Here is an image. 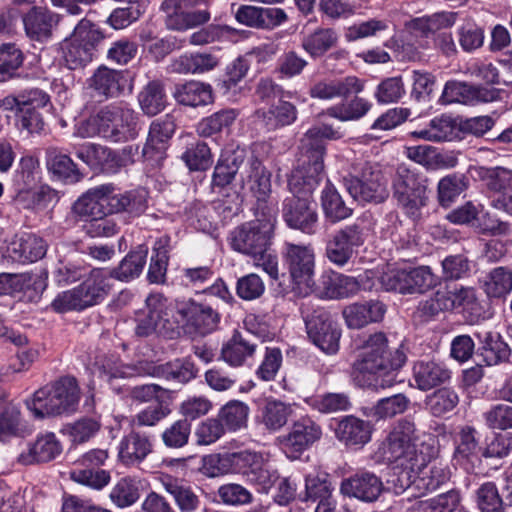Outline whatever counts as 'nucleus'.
Returning a JSON list of instances; mask_svg holds the SVG:
<instances>
[{
	"label": "nucleus",
	"instance_id": "29",
	"mask_svg": "<svg viewBox=\"0 0 512 512\" xmlns=\"http://www.w3.org/2000/svg\"><path fill=\"white\" fill-rule=\"evenodd\" d=\"M76 288L84 308L96 305L105 298L110 290L108 273L102 269H93Z\"/></svg>",
	"mask_w": 512,
	"mask_h": 512
},
{
	"label": "nucleus",
	"instance_id": "14",
	"mask_svg": "<svg viewBox=\"0 0 512 512\" xmlns=\"http://www.w3.org/2000/svg\"><path fill=\"white\" fill-rule=\"evenodd\" d=\"M364 228L357 224L346 225L335 231L325 247L326 258L337 267H344L355 256L365 242Z\"/></svg>",
	"mask_w": 512,
	"mask_h": 512
},
{
	"label": "nucleus",
	"instance_id": "39",
	"mask_svg": "<svg viewBox=\"0 0 512 512\" xmlns=\"http://www.w3.org/2000/svg\"><path fill=\"white\" fill-rule=\"evenodd\" d=\"M219 59L211 53L185 54L172 62V71L180 74H200L214 69Z\"/></svg>",
	"mask_w": 512,
	"mask_h": 512
},
{
	"label": "nucleus",
	"instance_id": "13",
	"mask_svg": "<svg viewBox=\"0 0 512 512\" xmlns=\"http://www.w3.org/2000/svg\"><path fill=\"white\" fill-rule=\"evenodd\" d=\"M343 181L347 191L356 200L377 204L389 197L387 179L375 166L366 164L359 175H349Z\"/></svg>",
	"mask_w": 512,
	"mask_h": 512
},
{
	"label": "nucleus",
	"instance_id": "17",
	"mask_svg": "<svg viewBox=\"0 0 512 512\" xmlns=\"http://www.w3.org/2000/svg\"><path fill=\"white\" fill-rule=\"evenodd\" d=\"M177 313L182 318L188 333L205 336L216 330L220 315L211 306L189 300L177 304Z\"/></svg>",
	"mask_w": 512,
	"mask_h": 512
},
{
	"label": "nucleus",
	"instance_id": "52",
	"mask_svg": "<svg viewBox=\"0 0 512 512\" xmlns=\"http://www.w3.org/2000/svg\"><path fill=\"white\" fill-rule=\"evenodd\" d=\"M370 108L371 103L369 101L355 97L347 103L328 108L326 114L341 121H349L363 117Z\"/></svg>",
	"mask_w": 512,
	"mask_h": 512
},
{
	"label": "nucleus",
	"instance_id": "8",
	"mask_svg": "<svg viewBox=\"0 0 512 512\" xmlns=\"http://www.w3.org/2000/svg\"><path fill=\"white\" fill-rule=\"evenodd\" d=\"M393 198L405 215L419 219L427 205V179L405 164L398 165L392 181Z\"/></svg>",
	"mask_w": 512,
	"mask_h": 512
},
{
	"label": "nucleus",
	"instance_id": "58",
	"mask_svg": "<svg viewBox=\"0 0 512 512\" xmlns=\"http://www.w3.org/2000/svg\"><path fill=\"white\" fill-rule=\"evenodd\" d=\"M70 478L93 489H102L110 481V474L103 469L75 466L70 471Z\"/></svg>",
	"mask_w": 512,
	"mask_h": 512
},
{
	"label": "nucleus",
	"instance_id": "61",
	"mask_svg": "<svg viewBox=\"0 0 512 512\" xmlns=\"http://www.w3.org/2000/svg\"><path fill=\"white\" fill-rule=\"evenodd\" d=\"M183 161L190 170H205L211 164V153L205 142L191 144L182 155Z\"/></svg>",
	"mask_w": 512,
	"mask_h": 512
},
{
	"label": "nucleus",
	"instance_id": "32",
	"mask_svg": "<svg viewBox=\"0 0 512 512\" xmlns=\"http://www.w3.org/2000/svg\"><path fill=\"white\" fill-rule=\"evenodd\" d=\"M450 371L435 361H418L413 367V379L416 387L422 391L430 390L450 379Z\"/></svg>",
	"mask_w": 512,
	"mask_h": 512
},
{
	"label": "nucleus",
	"instance_id": "34",
	"mask_svg": "<svg viewBox=\"0 0 512 512\" xmlns=\"http://www.w3.org/2000/svg\"><path fill=\"white\" fill-rule=\"evenodd\" d=\"M270 173L265 169L258 159H252L250 162V190L257 199L256 212L268 211L272 209L267 205V198L271 193Z\"/></svg>",
	"mask_w": 512,
	"mask_h": 512
},
{
	"label": "nucleus",
	"instance_id": "41",
	"mask_svg": "<svg viewBox=\"0 0 512 512\" xmlns=\"http://www.w3.org/2000/svg\"><path fill=\"white\" fill-rule=\"evenodd\" d=\"M483 290L491 298L506 297L512 291V270L504 266L490 270L483 280Z\"/></svg>",
	"mask_w": 512,
	"mask_h": 512
},
{
	"label": "nucleus",
	"instance_id": "11",
	"mask_svg": "<svg viewBox=\"0 0 512 512\" xmlns=\"http://www.w3.org/2000/svg\"><path fill=\"white\" fill-rule=\"evenodd\" d=\"M213 0H164L161 10L165 23L171 30H186L207 23L211 14L209 6Z\"/></svg>",
	"mask_w": 512,
	"mask_h": 512
},
{
	"label": "nucleus",
	"instance_id": "6",
	"mask_svg": "<svg viewBox=\"0 0 512 512\" xmlns=\"http://www.w3.org/2000/svg\"><path fill=\"white\" fill-rule=\"evenodd\" d=\"M112 184L89 189L73 204V213L81 218H101L108 214L126 212L132 217L143 214L147 208L145 191L115 194Z\"/></svg>",
	"mask_w": 512,
	"mask_h": 512
},
{
	"label": "nucleus",
	"instance_id": "18",
	"mask_svg": "<svg viewBox=\"0 0 512 512\" xmlns=\"http://www.w3.org/2000/svg\"><path fill=\"white\" fill-rule=\"evenodd\" d=\"M384 490L379 476L367 470H359L344 478L340 484V493L365 503L375 502Z\"/></svg>",
	"mask_w": 512,
	"mask_h": 512
},
{
	"label": "nucleus",
	"instance_id": "45",
	"mask_svg": "<svg viewBox=\"0 0 512 512\" xmlns=\"http://www.w3.org/2000/svg\"><path fill=\"white\" fill-rule=\"evenodd\" d=\"M477 176L483 182L486 189L496 193H503L512 188V170L504 167L476 169Z\"/></svg>",
	"mask_w": 512,
	"mask_h": 512
},
{
	"label": "nucleus",
	"instance_id": "28",
	"mask_svg": "<svg viewBox=\"0 0 512 512\" xmlns=\"http://www.w3.org/2000/svg\"><path fill=\"white\" fill-rule=\"evenodd\" d=\"M122 71L100 66L90 78V87L100 96L118 97L126 86Z\"/></svg>",
	"mask_w": 512,
	"mask_h": 512
},
{
	"label": "nucleus",
	"instance_id": "54",
	"mask_svg": "<svg viewBox=\"0 0 512 512\" xmlns=\"http://www.w3.org/2000/svg\"><path fill=\"white\" fill-rule=\"evenodd\" d=\"M23 63V54L14 44L0 46V82L11 79Z\"/></svg>",
	"mask_w": 512,
	"mask_h": 512
},
{
	"label": "nucleus",
	"instance_id": "37",
	"mask_svg": "<svg viewBox=\"0 0 512 512\" xmlns=\"http://www.w3.org/2000/svg\"><path fill=\"white\" fill-rule=\"evenodd\" d=\"M62 447L53 433L40 436L28 449L27 453L20 454L18 460L28 465L33 462H48L61 453Z\"/></svg>",
	"mask_w": 512,
	"mask_h": 512
},
{
	"label": "nucleus",
	"instance_id": "56",
	"mask_svg": "<svg viewBox=\"0 0 512 512\" xmlns=\"http://www.w3.org/2000/svg\"><path fill=\"white\" fill-rule=\"evenodd\" d=\"M451 309L449 295L446 292H436L433 297L419 303L415 318L427 322L444 310Z\"/></svg>",
	"mask_w": 512,
	"mask_h": 512
},
{
	"label": "nucleus",
	"instance_id": "49",
	"mask_svg": "<svg viewBox=\"0 0 512 512\" xmlns=\"http://www.w3.org/2000/svg\"><path fill=\"white\" fill-rule=\"evenodd\" d=\"M197 369L195 365L187 359H177L166 364L159 365L156 368V374L167 380H174L179 383H187L195 378Z\"/></svg>",
	"mask_w": 512,
	"mask_h": 512
},
{
	"label": "nucleus",
	"instance_id": "62",
	"mask_svg": "<svg viewBox=\"0 0 512 512\" xmlns=\"http://www.w3.org/2000/svg\"><path fill=\"white\" fill-rule=\"evenodd\" d=\"M310 405L321 413H335L348 410L350 401L344 393H326L313 398Z\"/></svg>",
	"mask_w": 512,
	"mask_h": 512
},
{
	"label": "nucleus",
	"instance_id": "24",
	"mask_svg": "<svg viewBox=\"0 0 512 512\" xmlns=\"http://www.w3.org/2000/svg\"><path fill=\"white\" fill-rule=\"evenodd\" d=\"M258 339L249 332H235L221 348V359L232 367L242 366L251 358L258 346Z\"/></svg>",
	"mask_w": 512,
	"mask_h": 512
},
{
	"label": "nucleus",
	"instance_id": "19",
	"mask_svg": "<svg viewBox=\"0 0 512 512\" xmlns=\"http://www.w3.org/2000/svg\"><path fill=\"white\" fill-rule=\"evenodd\" d=\"M321 435V427L312 419L304 417L294 422L289 432L279 436L277 442L286 454H298L319 440Z\"/></svg>",
	"mask_w": 512,
	"mask_h": 512
},
{
	"label": "nucleus",
	"instance_id": "35",
	"mask_svg": "<svg viewBox=\"0 0 512 512\" xmlns=\"http://www.w3.org/2000/svg\"><path fill=\"white\" fill-rule=\"evenodd\" d=\"M338 41L336 30L319 27L303 37L301 46L311 58L317 59L336 47Z\"/></svg>",
	"mask_w": 512,
	"mask_h": 512
},
{
	"label": "nucleus",
	"instance_id": "15",
	"mask_svg": "<svg viewBox=\"0 0 512 512\" xmlns=\"http://www.w3.org/2000/svg\"><path fill=\"white\" fill-rule=\"evenodd\" d=\"M284 263L292 282L299 288L310 289L314 284L315 252L310 244L285 243Z\"/></svg>",
	"mask_w": 512,
	"mask_h": 512
},
{
	"label": "nucleus",
	"instance_id": "53",
	"mask_svg": "<svg viewBox=\"0 0 512 512\" xmlns=\"http://www.w3.org/2000/svg\"><path fill=\"white\" fill-rule=\"evenodd\" d=\"M139 497L137 482L131 477L121 478L110 492L111 501L120 508L133 505Z\"/></svg>",
	"mask_w": 512,
	"mask_h": 512
},
{
	"label": "nucleus",
	"instance_id": "59",
	"mask_svg": "<svg viewBox=\"0 0 512 512\" xmlns=\"http://www.w3.org/2000/svg\"><path fill=\"white\" fill-rule=\"evenodd\" d=\"M459 398L455 391L442 388L432 393L427 398V406L434 416H442L452 411L458 404Z\"/></svg>",
	"mask_w": 512,
	"mask_h": 512
},
{
	"label": "nucleus",
	"instance_id": "47",
	"mask_svg": "<svg viewBox=\"0 0 512 512\" xmlns=\"http://www.w3.org/2000/svg\"><path fill=\"white\" fill-rule=\"evenodd\" d=\"M249 407L242 401L231 400L219 411V421L230 431H237L246 426Z\"/></svg>",
	"mask_w": 512,
	"mask_h": 512
},
{
	"label": "nucleus",
	"instance_id": "20",
	"mask_svg": "<svg viewBox=\"0 0 512 512\" xmlns=\"http://www.w3.org/2000/svg\"><path fill=\"white\" fill-rule=\"evenodd\" d=\"M174 131L175 122L172 115L167 114L154 120L150 125L148 138L142 149V157L159 164L165 158L167 142Z\"/></svg>",
	"mask_w": 512,
	"mask_h": 512
},
{
	"label": "nucleus",
	"instance_id": "46",
	"mask_svg": "<svg viewBox=\"0 0 512 512\" xmlns=\"http://www.w3.org/2000/svg\"><path fill=\"white\" fill-rule=\"evenodd\" d=\"M469 185L468 178L460 174L443 177L437 187L438 200L442 207H449Z\"/></svg>",
	"mask_w": 512,
	"mask_h": 512
},
{
	"label": "nucleus",
	"instance_id": "50",
	"mask_svg": "<svg viewBox=\"0 0 512 512\" xmlns=\"http://www.w3.org/2000/svg\"><path fill=\"white\" fill-rule=\"evenodd\" d=\"M482 343V355L487 365H496L509 360L511 349L509 345L501 339L500 335L486 332Z\"/></svg>",
	"mask_w": 512,
	"mask_h": 512
},
{
	"label": "nucleus",
	"instance_id": "4",
	"mask_svg": "<svg viewBox=\"0 0 512 512\" xmlns=\"http://www.w3.org/2000/svg\"><path fill=\"white\" fill-rule=\"evenodd\" d=\"M338 132L329 125L310 128L300 140L298 166L288 179L290 196L312 198L324 172V139H337Z\"/></svg>",
	"mask_w": 512,
	"mask_h": 512
},
{
	"label": "nucleus",
	"instance_id": "3",
	"mask_svg": "<svg viewBox=\"0 0 512 512\" xmlns=\"http://www.w3.org/2000/svg\"><path fill=\"white\" fill-rule=\"evenodd\" d=\"M276 224L274 209L256 212L255 219L234 228L229 236L231 248L251 257L256 266L261 267L272 279L279 275L278 259L271 245Z\"/></svg>",
	"mask_w": 512,
	"mask_h": 512
},
{
	"label": "nucleus",
	"instance_id": "55",
	"mask_svg": "<svg viewBox=\"0 0 512 512\" xmlns=\"http://www.w3.org/2000/svg\"><path fill=\"white\" fill-rule=\"evenodd\" d=\"M410 404V400L402 393L380 399L373 407V416L379 419L393 418L404 413Z\"/></svg>",
	"mask_w": 512,
	"mask_h": 512
},
{
	"label": "nucleus",
	"instance_id": "30",
	"mask_svg": "<svg viewBox=\"0 0 512 512\" xmlns=\"http://www.w3.org/2000/svg\"><path fill=\"white\" fill-rule=\"evenodd\" d=\"M372 426L355 416H346L336 428L337 438L347 446L365 445L371 440Z\"/></svg>",
	"mask_w": 512,
	"mask_h": 512
},
{
	"label": "nucleus",
	"instance_id": "22",
	"mask_svg": "<svg viewBox=\"0 0 512 512\" xmlns=\"http://www.w3.org/2000/svg\"><path fill=\"white\" fill-rule=\"evenodd\" d=\"M152 451L153 444L147 435L131 431L119 442L118 460L127 467L138 466Z\"/></svg>",
	"mask_w": 512,
	"mask_h": 512
},
{
	"label": "nucleus",
	"instance_id": "12",
	"mask_svg": "<svg viewBox=\"0 0 512 512\" xmlns=\"http://www.w3.org/2000/svg\"><path fill=\"white\" fill-rule=\"evenodd\" d=\"M176 323L168 300L160 293L150 294L146 298V310L137 318L136 334L146 337L153 333L164 337H173Z\"/></svg>",
	"mask_w": 512,
	"mask_h": 512
},
{
	"label": "nucleus",
	"instance_id": "31",
	"mask_svg": "<svg viewBox=\"0 0 512 512\" xmlns=\"http://www.w3.org/2000/svg\"><path fill=\"white\" fill-rule=\"evenodd\" d=\"M173 95L179 104L190 107L206 106L214 101L211 85L194 80L176 85Z\"/></svg>",
	"mask_w": 512,
	"mask_h": 512
},
{
	"label": "nucleus",
	"instance_id": "48",
	"mask_svg": "<svg viewBox=\"0 0 512 512\" xmlns=\"http://www.w3.org/2000/svg\"><path fill=\"white\" fill-rule=\"evenodd\" d=\"M139 104L142 111L148 116L160 113L166 104V96L161 83L153 81L139 94Z\"/></svg>",
	"mask_w": 512,
	"mask_h": 512
},
{
	"label": "nucleus",
	"instance_id": "26",
	"mask_svg": "<svg viewBox=\"0 0 512 512\" xmlns=\"http://www.w3.org/2000/svg\"><path fill=\"white\" fill-rule=\"evenodd\" d=\"M7 252L15 262L32 263L45 256L47 243L35 234H23L10 243Z\"/></svg>",
	"mask_w": 512,
	"mask_h": 512
},
{
	"label": "nucleus",
	"instance_id": "27",
	"mask_svg": "<svg viewBox=\"0 0 512 512\" xmlns=\"http://www.w3.org/2000/svg\"><path fill=\"white\" fill-rule=\"evenodd\" d=\"M363 87L364 84L359 78L347 76L342 79L319 81L310 89V95L319 99L347 97L351 94L360 93Z\"/></svg>",
	"mask_w": 512,
	"mask_h": 512
},
{
	"label": "nucleus",
	"instance_id": "16",
	"mask_svg": "<svg viewBox=\"0 0 512 512\" xmlns=\"http://www.w3.org/2000/svg\"><path fill=\"white\" fill-rule=\"evenodd\" d=\"M282 217L292 229L309 236L317 232L319 215L312 198L287 196L282 204Z\"/></svg>",
	"mask_w": 512,
	"mask_h": 512
},
{
	"label": "nucleus",
	"instance_id": "42",
	"mask_svg": "<svg viewBox=\"0 0 512 512\" xmlns=\"http://www.w3.org/2000/svg\"><path fill=\"white\" fill-rule=\"evenodd\" d=\"M321 206L325 217L333 223L344 220L352 214V209L345 204L341 195L329 182L322 191Z\"/></svg>",
	"mask_w": 512,
	"mask_h": 512
},
{
	"label": "nucleus",
	"instance_id": "43",
	"mask_svg": "<svg viewBox=\"0 0 512 512\" xmlns=\"http://www.w3.org/2000/svg\"><path fill=\"white\" fill-rule=\"evenodd\" d=\"M101 421L97 416H84L64 426L62 432L74 444H82L93 438L101 429Z\"/></svg>",
	"mask_w": 512,
	"mask_h": 512
},
{
	"label": "nucleus",
	"instance_id": "36",
	"mask_svg": "<svg viewBox=\"0 0 512 512\" xmlns=\"http://www.w3.org/2000/svg\"><path fill=\"white\" fill-rule=\"evenodd\" d=\"M147 255V246H137L125 256L118 267L108 273V276L122 282H129L139 277L146 264Z\"/></svg>",
	"mask_w": 512,
	"mask_h": 512
},
{
	"label": "nucleus",
	"instance_id": "60",
	"mask_svg": "<svg viewBox=\"0 0 512 512\" xmlns=\"http://www.w3.org/2000/svg\"><path fill=\"white\" fill-rule=\"evenodd\" d=\"M190 433L191 423L187 419H180L167 427L161 437L166 447L182 448L188 443Z\"/></svg>",
	"mask_w": 512,
	"mask_h": 512
},
{
	"label": "nucleus",
	"instance_id": "44",
	"mask_svg": "<svg viewBox=\"0 0 512 512\" xmlns=\"http://www.w3.org/2000/svg\"><path fill=\"white\" fill-rule=\"evenodd\" d=\"M238 112L235 109H222L203 118L197 125V132L202 137H210L229 129L235 122Z\"/></svg>",
	"mask_w": 512,
	"mask_h": 512
},
{
	"label": "nucleus",
	"instance_id": "23",
	"mask_svg": "<svg viewBox=\"0 0 512 512\" xmlns=\"http://www.w3.org/2000/svg\"><path fill=\"white\" fill-rule=\"evenodd\" d=\"M26 35L35 41H46L51 38L57 26L58 15L43 7H33L22 17Z\"/></svg>",
	"mask_w": 512,
	"mask_h": 512
},
{
	"label": "nucleus",
	"instance_id": "5",
	"mask_svg": "<svg viewBox=\"0 0 512 512\" xmlns=\"http://www.w3.org/2000/svg\"><path fill=\"white\" fill-rule=\"evenodd\" d=\"M138 134L137 113L124 102L101 107L75 126L74 135L81 138L101 137L112 143H123Z\"/></svg>",
	"mask_w": 512,
	"mask_h": 512
},
{
	"label": "nucleus",
	"instance_id": "2",
	"mask_svg": "<svg viewBox=\"0 0 512 512\" xmlns=\"http://www.w3.org/2000/svg\"><path fill=\"white\" fill-rule=\"evenodd\" d=\"M405 362V353L400 348L392 351L386 335L378 332L364 341L359 359L354 363V379L358 385L376 391L389 388L397 382L396 371Z\"/></svg>",
	"mask_w": 512,
	"mask_h": 512
},
{
	"label": "nucleus",
	"instance_id": "21",
	"mask_svg": "<svg viewBox=\"0 0 512 512\" xmlns=\"http://www.w3.org/2000/svg\"><path fill=\"white\" fill-rule=\"evenodd\" d=\"M442 97L449 103L456 102L474 105L497 100L499 98V90L450 81L446 83Z\"/></svg>",
	"mask_w": 512,
	"mask_h": 512
},
{
	"label": "nucleus",
	"instance_id": "25",
	"mask_svg": "<svg viewBox=\"0 0 512 512\" xmlns=\"http://www.w3.org/2000/svg\"><path fill=\"white\" fill-rule=\"evenodd\" d=\"M160 483L174 500L179 512H197L201 508V499L194 489L184 480L165 474L160 478Z\"/></svg>",
	"mask_w": 512,
	"mask_h": 512
},
{
	"label": "nucleus",
	"instance_id": "9",
	"mask_svg": "<svg viewBox=\"0 0 512 512\" xmlns=\"http://www.w3.org/2000/svg\"><path fill=\"white\" fill-rule=\"evenodd\" d=\"M103 33L88 20H81L70 37L64 39L60 48L62 57L71 70L85 67L94 57Z\"/></svg>",
	"mask_w": 512,
	"mask_h": 512
},
{
	"label": "nucleus",
	"instance_id": "1",
	"mask_svg": "<svg viewBox=\"0 0 512 512\" xmlns=\"http://www.w3.org/2000/svg\"><path fill=\"white\" fill-rule=\"evenodd\" d=\"M416 441L415 424L405 418L396 423L376 451V456L381 461L399 469L397 478L393 481L395 493L411 489L413 473L422 472L437 454L433 436H428L420 450L417 449Z\"/></svg>",
	"mask_w": 512,
	"mask_h": 512
},
{
	"label": "nucleus",
	"instance_id": "57",
	"mask_svg": "<svg viewBox=\"0 0 512 512\" xmlns=\"http://www.w3.org/2000/svg\"><path fill=\"white\" fill-rule=\"evenodd\" d=\"M407 293H425L434 288L438 278L427 266L407 270Z\"/></svg>",
	"mask_w": 512,
	"mask_h": 512
},
{
	"label": "nucleus",
	"instance_id": "63",
	"mask_svg": "<svg viewBox=\"0 0 512 512\" xmlns=\"http://www.w3.org/2000/svg\"><path fill=\"white\" fill-rule=\"evenodd\" d=\"M477 504L482 512H499L505 504L492 482L482 484L477 490Z\"/></svg>",
	"mask_w": 512,
	"mask_h": 512
},
{
	"label": "nucleus",
	"instance_id": "51",
	"mask_svg": "<svg viewBox=\"0 0 512 512\" xmlns=\"http://www.w3.org/2000/svg\"><path fill=\"white\" fill-rule=\"evenodd\" d=\"M333 486L329 475L324 472H312L305 477L304 500H321L333 495Z\"/></svg>",
	"mask_w": 512,
	"mask_h": 512
},
{
	"label": "nucleus",
	"instance_id": "64",
	"mask_svg": "<svg viewBox=\"0 0 512 512\" xmlns=\"http://www.w3.org/2000/svg\"><path fill=\"white\" fill-rule=\"evenodd\" d=\"M486 425L491 429L512 428V406L506 403L493 405L483 414Z\"/></svg>",
	"mask_w": 512,
	"mask_h": 512
},
{
	"label": "nucleus",
	"instance_id": "10",
	"mask_svg": "<svg viewBox=\"0 0 512 512\" xmlns=\"http://www.w3.org/2000/svg\"><path fill=\"white\" fill-rule=\"evenodd\" d=\"M301 314L311 341L325 353L337 352L341 331L330 314L323 308H314L310 302L301 305Z\"/></svg>",
	"mask_w": 512,
	"mask_h": 512
},
{
	"label": "nucleus",
	"instance_id": "33",
	"mask_svg": "<svg viewBox=\"0 0 512 512\" xmlns=\"http://www.w3.org/2000/svg\"><path fill=\"white\" fill-rule=\"evenodd\" d=\"M255 117L268 130H275L292 124L297 118V109L294 104L279 100L277 104H273L268 110H257Z\"/></svg>",
	"mask_w": 512,
	"mask_h": 512
},
{
	"label": "nucleus",
	"instance_id": "7",
	"mask_svg": "<svg viewBox=\"0 0 512 512\" xmlns=\"http://www.w3.org/2000/svg\"><path fill=\"white\" fill-rule=\"evenodd\" d=\"M80 400L76 378L64 376L36 390L27 407L37 418L74 412Z\"/></svg>",
	"mask_w": 512,
	"mask_h": 512
},
{
	"label": "nucleus",
	"instance_id": "40",
	"mask_svg": "<svg viewBox=\"0 0 512 512\" xmlns=\"http://www.w3.org/2000/svg\"><path fill=\"white\" fill-rule=\"evenodd\" d=\"M292 412L293 409L290 404L269 399L261 407L259 419L267 430L278 431L287 424Z\"/></svg>",
	"mask_w": 512,
	"mask_h": 512
},
{
	"label": "nucleus",
	"instance_id": "38",
	"mask_svg": "<svg viewBox=\"0 0 512 512\" xmlns=\"http://www.w3.org/2000/svg\"><path fill=\"white\" fill-rule=\"evenodd\" d=\"M46 165L53 175L65 182L75 183L81 179V174L73 160L56 147L46 149Z\"/></svg>",
	"mask_w": 512,
	"mask_h": 512
}]
</instances>
